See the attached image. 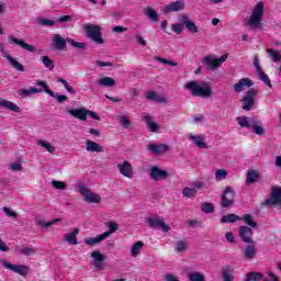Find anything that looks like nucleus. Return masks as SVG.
<instances>
[{
	"instance_id": "obj_1",
	"label": "nucleus",
	"mask_w": 281,
	"mask_h": 281,
	"mask_svg": "<svg viewBox=\"0 0 281 281\" xmlns=\"http://www.w3.org/2000/svg\"><path fill=\"white\" fill-rule=\"evenodd\" d=\"M184 89L195 98H211L212 85L207 81L191 80L184 85Z\"/></svg>"
},
{
	"instance_id": "obj_2",
	"label": "nucleus",
	"mask_w": 281,
	"mask_h": 281,
	"mask_svg": "<svg viewBox=\"0 0 281 281\" xmlns=\"http://www.w3.org/2000/svg\"><path fill=\"white\" fill-rule=\"evenodd\" d=\"M238 126L241 128H252V133L255 135L262 136L266 133L265 125H262V121L257 117L251 116H238L236 119Z\"/></svg>"
},
{
	"instance_id": "obj_3",
	"label": "nucleus",
	"mask_w": 281,
	"mask_h": 281,
	"mask_svg": "<svg viewBox=\"0 0 281 281\" xmlns=\"http://www.w3.org/2000/svg\"><path fill=\"white\" fill-rule=\"evenodd\" d=\"M262 16H265V2H258L252 9L248 18V25L255 30L262 25Z\"/></svg>"
},
{
	"instance_id": "obj_4",
	"label": "nucleus",
	"mask_w": 281,
	"mask_h": 281,
	"mask_svg": "<svg viewBox=\"0 0 281 281\" xmlns=\"http://www.w3.org/2000/svg\"><path fill=\"white\" fill-rule=\"evenodd\" d=\"M77 192L82 196L86 203L100 204L102 203V196L89 189L85 183L79 182L77 184Z\"/></svg>"
},
{
	"instance_id": "obj_5",
	"label": "nucleus",
	"mask_w": 281,
	"mask_h": 281,
	"mask_svg": "<svg viewBox=\"0 0 281 281\" xmlns=\"http://www.w3.org/2000/svg\"><path fill=\"white\" fill-rule=\"evenodd\" d=\"M83 30L90 41L97 43V45H104V38L102 37V26L94 24L83 25Z\"/></svg>"
},
{
	"instance_id": "obj_6",
	"label": "nucleus",
	"mask_w": 281,
	"mask_h": 281,
	"mask_svg": "<svg viewBox=\"0 0 281 281\" xmlns=\"http://www.w3.org/2000/svg\"><path fill=\"white\" fill-rule=\"evenodd\" d=\"M68 114L71 115L72 117H76V120H80L81 122H87V117L97 120V122H100V120H102L100 115H98V113L91 110H88L86 108L68 110Z\"/></svg>"
},
{
	"instance_id": "obj_7",
	"label": "nucleus",
	"mask_w": 281,
	"mask_h": 281,
	"mask_svg": "<svg viewBox=\"0 0 281 281\" xmlns=\"http://www.w3.org/2000/svg\"><path fill=\"white\" fill-rule=\"evenodd\" d=\"M187 139H189L191 144H193V146H195L200 150H207L209 148L206 140L207 136H205L204 134L189 133L187 134Z\"/></svg>"
},
{
	"instance_id": "obj_8",
	"label": "nucleus",
	"mask_w": 281,
	"mask_h": 281,
	"mask_svg": "<svg viewBox=\"0 0 281 281\" xmlns=\"http://www.w3.org/2000/svg\"><path fill=\"white\" fill-rule=\"evenodd\" d=\"M258 95V91H256L255 89H250L248 90L243 99V111H251V108L254 106V104H256V97Z\"/></svg>"
},
{
	"instance_id": "obj_9",
	"label": "nucleus",
	"mask_w": 281,
	"mask_h": 281,
	"mask_svg": "<svg viewBox=\"0 0 281 281\" xmlns=\"http://www.w3.org/2000/svg\"><path fill=\"white\" fill-rule=\"evenodd\" d=\"M2 267L4 269H8L9 271H12L13 273H18V276L25 277L27 273H30V267L23 266V265H12L8 262L7 260L1 261Z\"/></svg>"
},
{
	"instance_id": "obj_10",
	"label": "nucleus",
	"mask_w": 281,
	"mask_h": 281,
	"mask_svg": "<svg viewBox=\"0 0 281 281\" xmlns=\"http://www.w3.org/2000/svg\"><path fill=\"white\" fill-rule=\"evenodd\" d=\"M90 258L92 260L94 269H97L98 271H104V260H106V256H104L102 251L93 250L90 254Z\"/></svg>"
},
{
	"instance_id": "obj_11",
	"label": "nucleus",
	"mask_w": 281,
	"mask_h": 281,
	"mask_svg": "<svg viewBox=\"0 0 281 281\" xmlns=\"http://www.w3.org/2000/svg\"><path fill=\"white\" fill-rule=\"evenodd\" d=\"M225 60H227V55H223L220 58H215L214 56H206L202 59V63L206 65L209 69H216V67H221Z\"/></svg>"
},
{
	"instance_id": "obj_12",
	"label": "nucleus",
	"mask_w": 281,
	"mask_h": 281,
	"mask_svg": "<svg viewBox=\"0 0 281 281\" xmlns=\"http://www.w3.org/2000/svg\"><path fill=\"white\" fill-rule=\"evenodd\" d=\"M36 85H37V87H43L45 93L50 95V98H55V100H57V102H59V103L67 102L69 100V98L65 94L54 93V91L49 90L47 82H45L43 80H37Z\"/></svg>"
},
{
	"instance_id": "obj_13",
	"label": "nucleus",
	"mask_w": 281,
	"mask_h": 281,
	"mask_svg": "<svg viewBox=\"0 0 281 281\" xmlns=\"http://www.w3.org/2000/svg\"><path fill=\"white\" fill-rule=\"evenodd\" d=\"M148 175L153 181H165V179H168V171L158 166H153Z\"/></svg>"
},
{
	"instance_id": "obj_14",
	"label": "nucleus",
	"mask_w": 281,
	"mask_h": 281,
	"mask_svg": "<svg viewBox=\"0 0 281 281\" xmlns=\"http://www.w3.org/2000/svg\"><path fill=\"white\" fill-rule=\"evenodd\" d=\"M116 168L123 177H126V179H133V175H134L133 165L128 160H124L123 162H119L116 165Z\"/></svg>"
},
{
	"instance_id": "obj_15",
	"label": "nucleus",
	"mask_w": 281,
	"mask_h": 281,
	"mask_svg": "<svg viewBox=\"0 0 281 281\" xmlns=\"http://www.w3.org/2000/svg\"><path fill=\"white\" fill-rule=\"evenodd\" d=\"M265 205L273 207V205H281V188L273 187L270 199L265 201Z\"/></svg>"
},
{
	"instance_id": "obj_16",
	"label": "nucleus",
	"mask_w": 281,
	"mask_h": 281,
	"mask_svg": "<svg viewBox=\"0 0 281 281\" xmlns=\"http://www.w3.org/2000/svg\"><path fill=\"white\" fill-rule=\"evenodd\" d=\"M148 225L149 227H158V229H161V232H165V233L170 232V226H168V224H166V222L161 217H157V216L149 217Z\"/></svg>"
},
{
	"instance_id": "obj_17",
	"label": "nucleus",
	"mask_w": 281,
	"mask_h": 281,
	"mask_svg": "<svg viewBox=\"0 0 281 281\" xmlns=\"http://www.w3.org/2000/svg\"><path fill=\"white\" fill-rule=\"evenodd\" d=\"M181 10H186V2L183 0H178L165 5L162 12H165V14H170V12H181Z\"/></svg>"
},
{
	"instance_id": "obj_18",
	"label": "nucleus",
	"mask_w": 281,
	"mask_h": 281,
	"mask_svg": "<svg viewBox=\"0 0 281 281\" xmlns=\"http://www.w3.org/2000/svg\"><path fill=\"white\" fill-rule=\"evenodd\" d=\"M239 238L243 243H254V231L249 226H240L238 228Z\"/></svg>"
},
{
	"instance_id": "obj_19",
	"label": "nucleus",
	"mask_w": 281,
	"mask_h": 281,
	"mask_svg": "<svg viewBox=\"0 0 281 281\" xmlns=\"http://www.w3.org/2000/svg\"><path fill=\"white\" fill-rule=\"evenodd\" d=\"M252 85L254 80L249 78H243L233 86V89L236 93H241V91H247V89H251Z\"/></svg>"
},
{
	"instance_id": "obj_20",
	"label": "nucleus",
	"mask_w": 281,
	"mask_h": 281,
	"mask_svg": "<svg viewBox=\"0 0 281 281\" xmlns=\"http://www.w3.org/2000/svg\"><path fill=\"white\" fill-rule=\"evenodd\" d=\"M9 45H18V47H22V49H26V52H34V46L25 43L23 40L16 38L14 35H9L8 37Z\"/></svg>"
},
{
	"instance_id": "obj_21",
	"label": "nucleus",
	"mask_w": 281,
	"mask_h": 281,
	"mask_svg": "<svg viewBox=\"0 0 281 281\" xmlns=\"http://www.w3.org/2000/svg\"><path fill=\"white\" fill-rule=\"evenodd\" d=\"M234 191L232 190V188L227 187L222 196V206L229 207L234 205Z\"/></svg>"
},
{
	"instance_id": "obj_22",
	"label": "nucleus",
	"mask_w": 281,
	"mask_h": 281,
	"mask_svg": "<svg viewBox=\"0 0 281 281\" xmlns=\"http://www.w3.org/2000/svg\"><path fill=\"white\" fill-rule=\"evenodd\" d=\"M0 108L7 109V111H12V113H21V108L12 101L0 98Z\"/></svg>"
},
{
	"instance_id": "obj_23",
	"label": "nucleus",
	"mask_w": 281,
	"mask_h": 281,
	"mask_svg": "<svg viewBox=\"0 0 281 281\" xmlns=\"http://www.w3.org/2000/svg\"><path fill=\"white\" fill-rule=\"evenodd\" d=\"M143 249H144V241L137 240L134 244H132L130 246V256H131V258L139 257V254H142Z\"/></svg>"
},
{
	"instance_id": "obj_24",
	"label": "nucleus",
	"mask_w": 281,
	"mask_h": 281,
	"mask_svg": "<svg viewBox=\"0 0 281 281\" xmlns=\"http://www.w3.org/2000/svg\"><path fill=\"white\" fill-rule=\"evenodd\" d=\"M52 42L55 49L63 50L67 47V41L60 34H54L52 36Z\"/></svg>"
},
{
	"instance_id": "obj_25",
	"label": "nucleus",
	"mask_w": 281,
	"mask_h": 281,
	"mask_svg": "<svg viewBox=\"0 0 281 281\" xmlns=\"http://www.w3.org/2000/svg\"><path fill=\"white\" fill-rule=\"evenodd\" d=\"M142 120L147 124V128L151 132V133H157L159 131V124H157L156 122L153 121V116H150L149 114H143L142 115Z\"/></svg>"
},
{
	"instance_id": "obj_26",
	"label": "nucleus",
	"mask_w": 281,
	"mask_h": 281,
	"mask_svg": "<svg viewBox=\"0 0 281 281\" xmlns=\"http://www.w3.org/2000/svg\"><path fill=\"white\" fill-rule=\"evenodd\" d=\"M148 150H150V153H154V155H164V153H168V145H157V144H149L147 146Z\"/></svg>"
},
{
	"instance_id": "obj_27",
	"label": "nucleus",
	"mask_w": 281,
	"mask_h": 281,
	"mask_svg": "<svg viewBox=\"0 0 281 281\" xmlns=\"http://www.w3.org/2000/svg\"><path fill=\"white\" fill-rule=\"evenodd\" d=\"M260 179V171L257 169H250L247 171L246 176V186H251V183H256Z\"/></svg>"
},
{
	"instance_id": "obj_28",
	"label": "nucleus",
	"mask_w": 281,
	"mask_h": 281,
	"mask_svg": "<svg viewBox=\"0 0 281 281\" xmlns=\"http://www.w3.org/2000/svg\"><path fill=\"white\" fill-rule=\"evenodd\" d=\"M78 234H80V228H75L72 232L65 235L64 240L68 245H78Z\"/></svg>"
},
{
	"instance_id": "obj_29",
	"label": "nucleus",
	"mask_w": 281,
	"mask_h": 281,
	"mask_svg": "<svg viewBox=\"0 0 281 281\" xmlns=\"http://www.w3.org/2000/svg\"><path fill=\"white\" fill-rule=\"evenodd\" d=\"M103 240H106L103 234L97 235L94 237H87L83 243L85 245H88L89 247H95V245H100V243H103Z\"/></svg>"
},
{
	"instance_id": "obj_30",
	"label": "nucleus",
	"mask_w": 281,
	"mask_h": 281,
	"mask_svg": "<svg viewBox=\"0 0 281 281\" xmlns=\"http://www.w3.org/2000/svg\"><path fill=\"white\" fill-rule=\"evenodd\" d=\"M86 150L87 153H104V148H102V145L93 140L86 142Z\"/></svg>"
},
{
	"instance_id": "obj_31",
	"label": "nucleus",
	"mask_w": 281,
	"mask_h": 281,
	"mask_svg": "<svg viewBox=\"0 0 281 281\" xmlns=\"http://www.w3.org/2000/svg\"><path fill=\"white\" fill-rule=\"evenodd\" d=\"M106 227L109 228L108 231H105L104 233H102V235L106 238H109V236H112V234H115V232H117V229H120V224H117V222L115 221H110L106 223Z\"/></svg>"
},
{
	"instance_id": "obj_32",
	"label": "nucleus",
	"mask_w": 281,
	"mask_h": 281,
	"mask_svg": "<svg viewBox=\"0 0 281 281\" xmlns=\"http://www.w3.org/2000/svg\"><path fill=\"white\" fill-rule=\"evenodd\" d=\"M256 257V244L252 243H248V246L245 247L244 250V258H246V260H251V258Z\"/></svg>"
},
{
	"instance_id": "obj_33",
	"label": "nucleus",
	"mask_w": 281,
	"mask_h": 281,
	"mask_svg": "<svg viewBox=\"0 0 281 281\" xmlns=\"http://www.w3.org/2000/svg\"><path fill=\"white\" fill-rule=\"evenodd\" d=\"M37 146H40V148H44V150H46V153H49L50 155H54V153H56V147L48 140L40 139L37 140Z\"/></svg>"
},
{
	"instance_id": "obj_34",
	"label": "nucleus",
	"mask_w": 281,
	"mask_h": 281,
	"mask_svg": "<svg viewBox=\"0 0 281 281\" xmlns=\"http://www.w3.org/2000/svg\"><path fill=\"white\" fill-rule=\"evenodd\" d=\"M146 99L150 100L151 102H158L159 104L166 103V99L164 97H160L155 91H147L146 92Z\"/></svg>"
},
{
	"instance_id": "obj_35",
	"label": "nucleus",
	"mask_w": 281,
	"mask_h": 281,
	"mask_svg": "<svg viewBox=\"0 0 281 281\" xmlns=\"http://www.w3.org/2000/svg\"><path fill=\"white\" fill-rule=\"evenodd\" d=\"M266 52H267L269 58L272 60V63L281 61V50H276L273 48H267Z\"/></svg>"
},
{
	"instance_id": "obj_36",
	"label": "nucleus",
	"mask_w": 281,
	"mask_h": 281,
	"mask_svg": "<svg viewBox=\"0 0 281 281\" xmlns=\"http://www.w3.org/2000/svg\"><path fill=\"white\" fill-rule=\"evenodd\" d=\"M45 91L44 87L35 88V87H30L29 89H22L20 90L21 95H34V93H43Z\"/></svg>"
},
{
	"instance_id": "obj_37",
	"label": "nucleus",
	"mask_w": 281,
	"mask_h": 281,
	"mask_svg": "<svg viewBox=\"0 0 281 281\" xmlns=\"http://www.w3.org/2000/svg\"><path fill=\"white\" fill-rule=\"evenodd\" d=\"M7 60L8 63H10L11 67H13V69H15L16 71H25V67H23V65L19 63L16 58L12 57V55L8 56Z\"/></svg>"
},
{
	"instance_id": "obj_38",
	"label": "nucleus",
	"mask_w": 281,
	"mask_h": 281,
	"mask_svg": "<svg viewBox=\"0 0 281 281\" xmlns=\"http://www.w3.org/2000/svg\"><path fill=\"white\" fill-rule=\"evenodd\" d=\"M100 87H115V79L111 77H102L98 80Z\"/></svg>"
},
{
	"instance_id": "obj_39",
	"label": "nucleus",
	"mask_w": 281,
	"mask_h": 281,
	"mask_svg": "<svg viewBox=\"0 0 281 281\" xmlns=\"http://www.w3.org/2000/svg\"><path fill=\"white\" fill-rule=\"evenodd\" d=\"M145 14L146 16H148V20L153 21L154 23H157V21H159V14L150 7L145 10Z\"/></svg>"
},
{
	"instance_id": "obj_40",
	"label": "nucleus",
	"mask_w": 281,
	"mask_h": 281,
	"mask_svg": "<svg viewBox=\"0 0 281 281\" xmlns=\"http://www.w3.org/2000/svg\"><path fill=\"white\" fill-rule=\"evenodd\" d=\"M229 176V171L227 169H216L215 170V180L225 181Z\"/></svg>"
},
{
	"instance_id": "obj_41",
	"label": "nucleus",
	"mask_w": 281,
	"mask_h": 281,
	"mask_svg": "<svg viewBox=\"0 0 281 281\" xmlns=\"http://www.w3.org/2000/svg\"><path fill=\"white\" fill-rule=\"evenodd\" d=\"M222 223H236V221H243V218L236 214H227L222 216Z\"/></svg>"
},
{
	"instance_id": "obj_42",
	"label": "nucleus",
	"mask_w": 281,
	"mask_h": 281,
	"mask_svg": "<svg viewBox=\"0 0 281 281\" xmlns=\"http://www.w3.org/2000/svg\"><path fill=\"white\" fill-rule=\"evenodd\" d=\"M223 278L224 281H232V279L234 278V268H232L231 266L225 267L223 270Z\"/></svg>"
},
{
	"instance_id": "obj_43",
	"label": "nucleus",
	"mask_w": 281,
	"mask_h": 281,
	"mask_svg": "<svg viewBox=\"0 0 281 281\" xmlns=\"http://www.w3.org/2000/svg\"><path fill=\"white\" fill-rule=\"evenodd\" d=\"M182 195L186 196V199H194L196 196V189L186 187L182 190Z\"/></svg>"
},
{
	"instance_id": "obj_44",
	"label": "nucleus",
	"mask_w": 281,
	"mask_h": 281,
	"mask_svg": "<svg viewBox=\"0 0 281 281\" xmlns=\"http://www.w3.org/2000/svg\"><path fill=\"white\" fill-rule=\"evenodd\" d=\"M42 63L44 67H46V69H48L49 71H54L55 65L49 56H42Z\"/></svg>"
},
{
	"instance_id": "obj_45",
	"label": "nucleus",
	"mask_w": 281,
	"mask_h": 281,
	"mask_svg": "<svg viewBox=\"0 0 281 281\" xmlns=\"http://www.w3.org/2000/svg\"><path fill=\"white\" fill-rule=\"evenodd\" d=\"M189 280L190 281H205V274L202 272H191L189 273Z\"/></svg>"
},
{
	"instance_id": "obj_46",
	"label": "nucleus",
	"mask_w": 281,
	"mask_h": 281,
	"mask_svg": "<svg viewBox=\"0 0 281 281\" xmlns=\"http://www.w3.org/2000/svg\"><path fill=\"white\" fill-rule=\"evenodd\" d=\"M240 218H241V221H244V223H246V225H249V227H252L254 229H256V227H258V224L256 222H254V218H251V215L246 214Z\"/></svg>"
},
{
	"instance_id": "obj_47",
	"label": "nucleus",
	"mask_w": 281,
	"mask_h": 281,
	"mask_svg": "<svg viewBox=\"0 0 281 281\" xmlns=\"http://www.w3.org/2000/svg\"><path fill=\"white\" fill-rule=\"evenodd\" d=\"M60 222V218H55V220H52V221H45V220H40L38 221V225L41 227H52V225H56V223H59Z\"/></svg>"
},
{
	"instance_id": "obj_48",
	"label": "nucleus",
	"mask_w": 281,
	"mask_h": 281,
	"mask_svg": "<svg viewBox=\"0 0 281 281\" xmlns=\"http://www.w3.org/2000/svg\"><path fill=\"white\" fill-rule=\"evenodd\" d=\"M184 27H187V30H188V32H190V34H199V26L192 20Z\"/></svg>"
},
{
	"instance_id": "obj_49",
	"label": "nucleus",
	"mask_w": 281,
	"mask_h": 281,
	"mask_svg": "<svg viewBox=\"0 0 281 281\" xmlns=\"http://www.w3.org/2000/svg\"><path fill=\"white\" fill-rule=\"evenodd\" d=\"M9 170H11L12 172H21L23 170V165L19 160L11 162L9 165Z\"/></svg>"
},
{
	"instance_id": "obj_50",
	"label": "nucleus",
	"mask_w": 281,
	"mask_h": 281,
	"mask_svg": "<svg viewBox=\"0 0 281 281\" xmlns=\"http://www.w3.org/2000/svg\"><path fill=\"white\" fill-rule=\"evenodd\" d=\"M257 280H262V273L249 272L246 274V281H257Z\"/></svg>"
},
{
	"instance_id": "obj_51",
	"label": "nucleus",
	"mask_w": 281,
	"mask_h": 281,
	"mask_svg": "<svg viewBox=\"0 0 281 281\" xmlns=\"http://www.w3.org/2000/svg\"><path fill=\"white\" fill-rule=\"evenodd\" d=\"M176 251H178L179 254L186 251L188 249V241L187 240H180L176 244L175 247Z\"/></svg>"
},
{
	"instance_id": "obj_52",
	"label": "nucleus",
	"mask_w": 281,
	"mask_h": 281,
	"mask_svg": "<svg viewBox=\"0 0 281 281\" xmlns=\"http://www.w3.org/2000/svg\"><path fill=\"white\" fill-rule=\"evenodd\" d=\"M201 210H202V212H204V214H212V212H214V204H212L210 202H204L201 205Z\"/></svg>"
},
{
	"instance_id": "obj_53",
	"label": "nucleus",
	"mask_w": 281,
	"mask_h": 281,
	"mask_svg": "<svg viewBox=\"0 0 281 281\" xmlns=\"http://www.w3.org/2000/svg\"><path fill=\"white\" fill-rule=\"evenodd\" d=\"M19 251L23 256H34L36 254V248H34V247H23V248H20Z\"/></svg>"
},
{
	"instance_id": "obj_54",
	"label": "nucleus",
	"mask_w": 281,
	"mask_h": 281,
	"mask_svg": "<svg viewBox=\"0 0 281 281\" xmlns=\"http://www.w3.org/2000/svg\"><path fill=\"white\" fill-rule=\"evenodd\" d=\"M52 186L55 190H67V183H65V181L53 180Z\"/></svg>"
},
{
	"instance_id": "obj_55",
	"label": "nucleus",
	"mask_w": 281,
	"mask_h": 281,
	"mask_svg": "<svg viewBox=\"0 0 281 281\" xmlns=\"http://www.w3.org/2000/svg\"><path fill=\"white\" fill-rule=\"evenodd\" d=\"M38 25H44L47 27H52V25H56V22L54 20L41 18L37 20Z\"/></svg>"
},
{
	"instance_id": "obj_56",
	"label": "nucleus",
	"mask_w": 281,
	"mask_h": 281,
	"mask_svg": "<svg viewBox=\"0 0 281 281\" xmlns=\"http://www.w3.org/2000/svg\"><path fill=\"white\" fill-rule=\"evenodd\" d=\"M119 122L121 126H123V128H128L131 126V120L128 119V116H125V115L119 116Z\"/></svg>"
},
{
	"instance_id": "obj_57",
	"label": "nucleus",
	"mask_w": 281,
	"mask_h": 281,
	"mask_svg": "<svg viewBox=\"0 0 281 281\" xmlns=\"http://www.w3.org/2000/svg\"><path fill=\"white\" fill-rule=\"evenodd\" d=\"M259 79L267 85V87H271V80L269 79V76H267L262 70L258 71Z\"/></svg>"
},
{
	"instance_id": "obj_58",
	"label": "nucleus",
	"mask_w": 281,
	"mask_h": 281,
	"mask_svg": "<svg viewBox=\"0 0 281 281\" xmlns=\"http://www.w3.org/2000/svg\"><path fill=\"white\" fill-rule=\"evenodd\" d=\"M190 21V16L188 14H180L178 16V23L182 26H186Z\"/></svg>"
},
{
	"instance_id": "obj_59",
	"label": "nucleus",
	"mask_w": 281,
	"mask_h": 281,
	"mask_svg": "<svg viewBox=\"0 0 281 281\" xmlns=\"http://www.w3.org/2000/svg\"><path fill=\"white\" fill-rule=\"evenodd\" d=\"M171 30L175 32V34H181L183 32V24L173 23L171 24Z\"/></svg>"
},
{
	"instance_id": "obj_60",
	"label": "nucleus",
	"mask_w": 281,
	"mask_h": 281,
	"mask_svg": "<svg viewBox=\"0 0 281 281\" xmlns=\"http://www.w3.org/2000/svg\"><path fill=\"white\" fill-rule=\"evenodd\" d=\"M2 210L5 214V216H9V218H16L18 214L12 209L4 206Z\"/></svg>"
},
{
	"instance_id": "obj_61",
	"label": "nucleus",
	"mask_w": 281,
	"mask_h": 281,
	"mask_svg": "<svg viewBox=\"0 0 281 281\" xmlns=\"http://www.w3.org/2000/svg\"><path fill=\"white\" fill-rule=\"evenodd\" d=\"M156 60L158 63H161L162 65H169L170 67H177V63L172 61V60H168L161 57H157Z\"/></svg>"
},
{
	"instance_id": "obj_62",
	"label": "nucleus",
	"mask_w": 281,
	"mask_h": 281,
	"mask_svg": "<svg viewBox=\"0 0 281 281\" xmlns=\"http://www.w3.org/2000/svg\"><path fill=\"white\" fill-rule=\"evenodd\" d=\"M268 279H265L263 281H280V278L276 276L272 271L267 272Z\"/></svg>"
},
{
	"instance_id": "obj_63",
	"label": "nucleus",
	"mask_w": 281,
	"mask_h": 281,
	"mask_svg": "<svg viewBox=\"0 0 281 281\" xmlns=\"http://www.w3.org/2000/svg\"><path fill=\"white\" fill-rule=\"evenodd\" d=\"M225 238L228 243H236V236H234V233L232 232H227Z\"/></svg>"
},
{
	"instance_id": "obj_64",
	"label": "nucleus",
	"mask_w": 281,
	"mask_h": 281,
	"mask_svg": "<svg viewBox=\"0 0 281 281\" xmlns=\"http://www.w3.org/2000/svg\"><path fill=\"white\" fill-rule=\"evenodd\" d=\"M165 281H179V279L177 278V276L172 274V273H167L164 277Z\"/></svg>"
}]
</instances>
